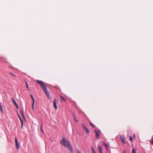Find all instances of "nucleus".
Here are the masks:
<instances>
[{"mask_svg":"<svg viewBox=\"0 0 153 153\" xmlns=\"http://www.w3.org/2000/svg\"><path fill=\"white\" fill-rule=\"evenodd\" d=\"M106 150H108V146L106 147Z\"/></svg>","mask_w":153,"mask_h":153,"instance_id":"cd10ccee","label":"nucleus"},{"mask_svg":"<svg viewBox=\"0 0 153 153\" xmlns=\"http://www.w3.org/2000/svg\"><path fill=\"white\" fill-rule=\"evenodd\" d=\"M0 110H1V113H3V108H2L1 105H0Z\"/></svg>","mask_w":153,"mask_h":153,"instance_id":"6e6552de","label":"nucleus"},{"mask_svg":"<svg viewBox=\"0 0 153 153\" xmlns=\"http://www.w3.org/2000/svg\"><path fill=\"white\" fill-rule=\"evenodd\" d=\"M23 126V123H21V128H22Z\"/></svg>","mask_w":153,"mask_h":153,"instance_id":"5701e85b","label":"nucleus"},{"mask_svg":"<svg viewBox=\"0 0 153 153\" xmlns=\"http://www.w3.org/2000/svg\"><path fill=\"white\" fill-rule=\"evenodd\" d=\"M21 113H22V116H23V117H24V119H25V117L24 116V115L23 112L22 111H21Z\"/></svg>","mask_w":153,"mask_h":153,"instance_id":"2eb2a0df","label":"nucleus"},{"mask_svg":"<svg viewBox=\"0 0 153 153\" xmlns=\"http://www.w3.org/2000/svg\"><path fill=\"white\" fill-rule=\"evenodd\" d=\"M129 139L131 141H132L133 139L131 136H130L129 137Z\"/></svg>","mask_w":153,"mask_h":153,"instance_id":"aec40b11","label":"nucleus"},{"mask_svg":"<svg viewBox=\"0 0 153 153\" xmlns=\"http://www.w3.org/2000/svg\"><path fill=\"white\" fill-rule=\"evenodd\" d=\"M73 115H74V119L75 121L76 122H78V120L76 119V117H75V116L74 114Z\"/></svg>","mask_w":153,"mask_h":153,"instance_id":"ddd939ff","label":"nucleus"},{"mask_svg":"<svg viewBox=\"0 0 153 153\" xmlns=\"http://www.w3.org/2000/svg\"><path fill=\"white\" fill-rule=\"evenodd\" d=\"M12 100L13 101V102L14 103L15 105H16V104H17L16 102V101H15V100H14V99L13 98H12Z\"/></svg>","mask_w":153,"mask_h":153,"instance_id":"1a4fd4ad","label":"nucleus"},{"mask_svg":"<svg viewBox=\"0 0 153 153\" xmlns=\"http://www.w3.org/2000/svg\"><path fill=\"white\" fill-rule=\"evenodd\" d=\"M120 138L122 142L124 143H125V138L123 136H120Z\"/></svg>","mask_w":153,"mask_h":153,"instance_id":"423d86ee","label":"nucleus"},{"mask_svg":"<svg viewBox=\"0 0 153 153\" xmlns=\"http://www.w3.org/2000/svg\"><path fill=\"white\" fill-rule=\"evenodd\" d=\"M60 143L64 147H67L71 152H73L72 149L69 142L65 138H63V139L61 141Z\"/></svg>","mask_w":153,"mask_h":153,"instance_id":"f257e3e1","label":"nucleus"},{"mask_svg":"<svg viewBox=\"0 0 153 153\" xmlns=\"http://www.w3.org/2000/svg\"><path fill=\"white\" fill-rule=\"evenodd\" d=\"M152 140H153V137H152Z\"/></svg>","mask_w":153,"mask_h":153,"instance_id":"2f4dec72","label":"nucleus"},{"mask_svg":"<svg viewBox=\"0 0 153 153\" xmlns=\"http://www.w3.org/2000/svg\"><path fill=\"white\" fill-rule=\"evenodd\" d=\"M83 128H84V129H85V128H86V127H85V126L83 125Z\"/></svg>","mask_w":153,"mask_h":153,"instance_id":"bb28decb","label":"nucleus"},{"mask_svg":"<svg viewBox=\"0 0 153 153\" xmlns=\"http://www.w3.org/2000/svg\"><path fill=\"white\" fill-rule=\"evenodd\" d=\"M78 153H80L79 151L78 152Z\"/></svg>","mask_w":153,"mask_h":153,"instance_id":"7c9ffc66","label":"nucleus"},{"mask_svg":"<svg viewBox=\"0 0 153 153\" xmlns=\"http://www.w3.org/2000/svg\"><path fill=\"white\" fill-rule=\"evenodd\" d=\"M98 149L100 153H102V148L100 146H98Z\"/></svg>","mask_w":153,"mask_h":153,"instance_id":"0eeeda50","label":"nucleus"},{"mask_svg":"<svg viewBox=\"0 0 153 153\" xmlns=\"http://www.w3.org/2000/svg\"><path fill=\"white\" fill-rule=\"evenodd\" d=\"M90 125L91 126L94 127V125L91 123H90Z\"/></svg>","mask_w":153,"mask_h":153,"instance_id":"412c9836","label":"nucleus"},{"mask_svg":"<svg viewBox=\"0 0 153 153\" xmlns=\"http://www.w3.org/2000/svg\"><path fill=\"white\" fill-rule=\"evenodd\" d=\"M25 83H26V87L28 89V90H29V86H28V84H27V83L25 82Z\"/></svg>","mask_w":153,"mask_h":153,"instance_id":"9b49d317","label":"nucleus"},{"mask_svg":"<svg viewBox=\"0 0 153 153\" xmlns=\"http://www.w3.org/2000/svg\"><path fill=\"white\" fill-rule=\"evenodd\" d=\"M133 137H135V134H134V135H133Z\"/></svg>","mask_w":153,"mask_h":153,"instance_id":"c85d7f7f","label":"nucleus"},{"mask_svg":"<svg viewBox=\"0 0 153 153\" xmlns=\"http://www.w3.org/2000/svg\"><path fill=\"white\" fill-rule=\"evenodd\" d=\"M32 109L33 110V109H34V107H32Z\"/></svg>","mask_w":153,"mask_h":153,"instance_id":"c756f323","label":"nucleus"},{"mask_svg":"<svg viewBox=\"0 0 153 153\" xmlns=\"http://www.w3.org/2000/svg\"><path fill=\"white\" fill-rule=\"evenodd\" d=\"M151 144H152L153 145V140H152L151 142Z\"/></svg>","mask_w":153,"mask_h":153,"instance_id":"393cba45","label":"nucleus"},{"mask_svg":"<svg viewBox=\"0 0 153 153\" xmlns=\"http://www.w3.org/2000/svg\"><path fill=\"white\" fill-rule=\"evenodd\" d=\"M84 130H85V131H86L87 133H88L89 132V130L86 128H85Z\"/></svg>","mask_w":153,"mask_h":153,"instance_id":"9d476101","label":"nucleus"},{"mask_svg":"<svg viewBox=\"0 0 153 153\" xmlns=\"http://www.w3.org/2000/svg\"><path fill=\"white\" fill-rule=\"evenodd\" d=\"M19 117L20 120V121H21V123H23V120H22V119H21V118L20 117Z\"/></svg>","mask_w":153,"mask_h":153,"instance_id":"4be33fe9","label":"nucleus"},{"mask_svg":"<svg viewBox=\"0 0 153 153\" xmlns=\"http://www.w3.org/2000/svg\"><path fill=\"white\" fill-rule=\"evenodd\" d=\"M95 132L96 134V136L97 138H98L99 137V134L101 133L100 130L98 131L95 130Z\"/></svg>","mask_w":153,"mask_h":153,"instance_id":"20e7f679","label":"nucleus"},{"mask_svg":"<svg viewBox=\"0 0 153 153\" xmlns=\"http://www.w3.org/2000/svg\"><path fill=\"white\" fill-rule=\"evenodd\" d=\"M41 131L43 132V130L42 129V126H41Z\"/></svg>","mask_w":153,"mask_h":153,"instance_id":"a878e982","label":"nucleus"},{"mask_svg":"<svg viewBox=\"0 0 153 153\" xmlns=\"http://www.w3.org/2000/svg\"><path fill=\"white\" fill-rule=\"evenodd\" d=\"M30 97H31L32 98V100H33V101H35L34 97L32 95H30Z\"/></svg>","mask_w":153,"mask_h":153,"instance_id":"dca6fc26","label":"nucleus"},{"mask_svg":"<svg viewBox=\"0 0 153 153\" xmlns=\"http://www.w3.org/2000/svg\"><path fill=\"white\" fill-rule=\"evenodd\" d=\"M91 149L93 153H96L95 151H94V150L92 148Z\"/></svg>","mask_w":153,"mask_h":153,"instance_id":"6ab92c4d","label":"nucleus"},{"mask_svg":"<svg viewBox=\"0 0 153 153\" xmlns=\"http://www.w3.org/2000/svg\"><path fill=\"white\" fill-rule=\"evenodd\" d=\"M124 153H126L125 152H124Z\"/></svg>","mask_w":153,"mask_h":153,"instance_id":"473e14b6","label":"nucleus"},{"mask_svg":"<svg viewBox=\"0 0 153 153\" xmlns=\"http://www.w3.org/2000/svg\"><path fill=\"white\" fill-rule=\"evenodd\" d=\"M53 105L55 109H57L58 108L57 106L56 105V99H55L53 101Z\"/></svg>","mask_w":153,"mask_h":153,"instance_id":"39448f33","label":"nucleus"},{"mask_svg":"<svg viewBox=\"0 0 153 153\" xmlns=\"http://www.w3.org/2000/svg\"><path fill=\"white\" fill-rule=\"evenodd\" d=\"M132 153H136L135 150L133 149L132 150Z\"/></svg>","mask_w":153,"mask_h":153,"instance_id":"4468645a","label":"nucleus"},{"mask_svg":"<svg viewBox=\"0 0 153 153\" xmlns=\"http://www.w3.org/2000/svg\"><path fill=\"white\" fill-rule=\"evenodd\" d=\"M60 97L63 100V101H65V99L63 97H62V96H60Z\"/></svg>","mask_w":153,"mask_h":153,"instance_id":"f8f14e48","label":"nucleus"},{"mask_svg":"<svg viewBox=\"0 0 153 153\" xmlns=\"http://www.w3.org/2000/svg\"><path fill=\"white\" fill-rule=\"evenodd\" d=\"M15 142L16 148L17 149H19L20 148V146L19 143L16 137H15Z\"/></svg>","mask_w":153,"mask_h":153,"instance_id":"7ed1b4c3","label":"nucleus"},{"mask_svg":"<svg viewBox=\"0 0 153 153\" xmlns=\"http://www.w3.org/2000/svg\"><path fill=\"white\" fill-rule=\"evenodd\" d=\"M103 145L106 147L108 146V145L107 144L105 143H103Z\"/></svg>","mask_w":153,"mask_h":153,"instance_id":"f3484780","label":"nucleus"},{"mask_svg":"<svg viewBox=\"0 0 153 153\" xmlns=\"http://www.w3.org/2000/svg\"><path fill=\"white\" fill-rule=\"evenodd\" d=\"M35 103V101H33V103L32 105V107H34V105Z\"/></svg>","mask_w":153,"mask_h":153,"instance_id":"a211bd4d","label":"nucleus"},{"mask_svg":"<svg viewBox=\"0 0 153 153\" xmlns=\"http://www.w3.org/2000/svg\"><path fill=\"white\" fill-rule=\"evenodd\" d=\"M36 81L37 83L41 85L45 94L47 97L49 98H50V96L49 93L48 92L46 87L44 83L42 81L40 80H37Z\"/></svg>","mask_w":153,"mask_h":153,"instance_id":"f03ea898","label":"nucleus"},{"mask_svg":"<svg viewBox=\"0 0 153 153\" xmlns=\"http://www.w3.org/2000/svg\"><path fill=\"white\" fill-rule=\"evenodd\" d=\"M15 106H16V108H17V109H18L19 108V107L18 106V105L17 104H16V105H15Z\"/></svg>","mask_w":153,"mask_h":153,"instance_id":"b1692460","label":"nucleus"}]
</instances>
